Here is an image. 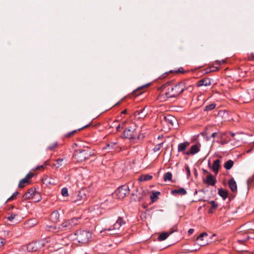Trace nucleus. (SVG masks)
<instances>
[{"instance_id": "nucleus-43", "label": "nucleus", "mask_w": 254, "mask_h": 254, "mask_svg": "<svg viewBox=\"0 0 254 254\" xmlns=\"http://www.w3.org/2000/svg\"><path fill=\"white\" fill-rule=\"evenodd\" d=\"M163 143H159L158 144L156 145L153 148V151L156 152L159 151L161 147H162Z\"/></svg>"}, {"instance_id": "nucleus-22", "label": "nucleus", "mask_w": 254, "mask_h": 254, "mask_svg": "<svg viewBox=\"0 0 254 254\" xmlns=\"http://www.w3.org/2000/svg\"><path fill=\"white\" fill-rule=\"evenodd\" d=\"M60 213L57 210L53 211L50 216L51 220L54 222H57L60 220Z\"/></svg>"}, {"instance_id": "nucleus-39", "label": "nucleus", "mask_w": 254, "mask_h": 254, "mask_svg": "<svg viewBox=\"0 0 254 254\" xmlns=\"http://www.w3.org/2000/svg\"><path fill=\"white\" fill-rule=\"evenodd\" d=\"M170 72H174L175 73H186V71H185L184 69V68L183 67H180L178 70H171L170 71Z\"/></svg>"}, {"instance_id": "nucleus-34", "label": "nucleus", "mask_w": 254, "mask_h": 254, "mask_svg": "<svg viewBox=\"0 0 254 254\" xmlns=\"http://www.w3.org/2000/svg\"><path fill=\"white\" fill-rule=\"evenodd\" d=\"M164 181L167 182L168 181H171L172 179V174L171 172L166 173L163 176Z\"/></svg>"}, {"instance_id": "nucleus-41", "label": "nucleus", "mask_w": 254, "mask_h": 254, "mask_svg": "<svg viewBox=\"0 0 254 254\" xmlns=\"http://www.w3.org/2000/svg\"><path fill=\"white\" fill-rule=\"evenodd\" d=\"M61 193L62 195L64 197L67 196L68 195L67 189L66 188H63L61 190Z\"/></svg>"}, {"instance_id": "nucleus-51", "label": "nucleus", "mask_w": 254, "mask_h": 254, "mask_svg": "<svg viewBox=\"0 0 254 254\" xmlns=\"http://www.w3.org/2000/svg\"><path fill=\"white\" fill-rule=\"evenodd\" d=\"M157 197L156 194L155 193H153L150 196V199L152 201H154V199Z\"/></svg>"}, {"instance_id": "nucleus-59", "label": "nucleus", "mask_w": 254, "mask_h": 254, "mask_svg": "<svg viewBox=\"0 0 254 254\" xmlns=\"http://www.w3.org/2000/svg\"><path fill=\"white\" fill-rule=\"evenodd\" d=\"M118 120H117V121H118L119 120H120V117H118Z\"/></svg>"}, {"instance_id": "nucleus-10", "label": "nucleus", "mask_w": 254, "mask_h": 254, "mask_svg": "<svg viewBox=\"0 0 254 254\" xmlns=\"http://www.w3.org/2000/svg\"><path fill=\"white\" fill-rule=\"evenodd\" d=\"M208 235L206 233H201L196 239L197 244L200 246H204L208 244L207 240Z\"/></svg>"}, {"instance_id": "nucleus-2", "label": "nucleus", "mask_w": 254, "mask_h": 254, "mask_svg": "<svg viewBox=\"0 0 254 254\" xmlns=\"http://www.w3.org/2000/svg\"><path fill=\"white\" fill-rule=\"evenodd\" d=\"M126 222L121 217H119L116 222L110 228H106L100 230V233L101 236L118 234L123 229Z\"/></svg>"}, {"instance_id": "nucleus-18", "label": "nucleus", "mask_w": 254, "mask_h": 254, "mask_svg": "<svg viewBox=\"0 0 254 254\" xmlns=\"http://www.w3.org/2000/svg\"><path fill=\"white\" fill-rule=\"evenodd\" d=\"M216 180L211 174H209L206 178L204 181L205 183L208 185L214 186Z\"/></svg>"}, {"instance_id": "nucleus-17", "label": "nucleus", "mask_w": 254, "mask_h": 254, "mask_svg": "<svg viewBox=\"0 0 254 254\" xmlns=\"http://www.w3.org/2000/svg\"><path fill=\"white\" fill-rule=\"evenodd\" d=\"M46 229L49 232L55 233L62 231L61 225L58 227L55 225H47L46 226Z\"/></svg>"}, {"instance_id": "nucleus-57", "label": "nucleus", "mask_w": 254, "mask_h": 254, "mask_svg": "<svg viewBox=\"0 0 254 254\" xmlns=\"http://www.w3.org/2000/svg\"><path fill=\"white\" fill-rule=\"evenodd\" d=\"M215 133H212V136H213V137H215Z\"/></svg>"}, {"instance_id": "nucleus-5", "label": "nucleus", "mask_w": 254, "mask_h": 254, "mask_svg": "<svg viewBox=\"0 0 254 254\" xmlns=\"http://www.w3.org/2000/svg\"><path fill=\"white\" fill-rule=\"evenodd\" d=\"M74 156L77 161L82 162L88 159L90 156V154L88 149L86 148L76 150L74 153Z\"/></svg>"}, {"instance_id": "nucleus-54", "label": "nucleus", "mask_w": 254, "mask_h": 254, "mask_svg": "<svg viewBox=\"0 0 254 254\" xmlns=\"http://www.w3.org/2000/svg\"><path fill=\"white\" fill-rule=\"evenodd\" d=\"M127 112V110L126 109L123 110L121 113V114L122 115V114H126Z\"/></svg>"}, {"instance_id": "nucleus-1", "label": "nucleus", "mask_w": 254, "mask_h": 254, "mask_svg": "<svg viewBox=\"0 0 254 254\" xmlns=\"http://www.w3.org/2000/svg\"><path fill=\"white\" fill-rule=\"evenodd\" d=\"M165 89V95L166 98L176 97L180 95L185 89V84L183 82H180L175 85H163Z\"/></svg>"}, {"instance_id": "nucleus-32", "label": "nucleus", "mask_w": 254, "mask_h": 254, "mask_svg": "<svg viewBox=\"0 0 254 254\" xmlns=\"http://www.w3.org/2000/svg\"><path fill=\"white\" fill-rule=\"evenodd\" d=\"M216 106V104L215 103L210 104L209 105L205 106V107L204 109V111L208 112V111L213 110V109H214L215 108Z\"/></svg>"}, {"instance_id": "nucleus-23", "label": "nucleus", "mask_w": 254, "mask_h": 254, "mask_svg": "<svg viewBox=\"0 0 254 254\" xmlns=\"http://www.w3.org/2000/svg\"><path fill=\"white\" fill-rule=\"evenodd\" d=\"M171 193L174 195L178 194L181 195H184L187 194V191L185 189L182 188L172 190Z\"/></svg>"}, {"instance_id": "nucleus-9", "label": "nucleus", "mask_w": 254, "mask_h": 254, "mask_svg": "<svg viewBox=\"0 0 254 254\" xmlns=\"http://www.w3.org/2000/svg\"><path fill=\"white\" fill-rule=\"evenodd\" d=\"M164 122L168 127L178 125L177 119L173 116L168 115L164 117Z\"/></svg>"}, {"instance_id": "nucleus-27", "label": "nucleus", "mask_w": 254, "mask_h": 254, "mask_svg": "<svg viewBox=\"0 0 254 254\" xmlns=\"http://www.w3.org/2000/svg\"><path fill=\"white\" fill-rule=\"evenodd\" d=\"M218 194L222 197L224 200L226 199L228 195L227 190H223L222 189L218 190Z\"/></svg>"}, {"instance_id": "nucleus-20", "label": "nucleus", "mask_w": 254, "mask_h": 254, "mask_svg": "<svg viewBox=\"0 0 254 254\" xmlns=\"http://www.w3.org/2000/svg\"><path fill=\"white\" fill-rule=\"evenodd\" d=\"M189 145L190 143L188 141L180 143L178 146V151L179 152H182L183 153L186 152L185 151Z\"/></svg>"}, {"instance_id": "nucleus-46", "label": "nucleus", "mask_w": 254, "mask_h": 254, "mask_svg": "<svg viewBox=\"0 0 254 254\" xmlns=\"http://www.w3.org/2000/svg\"><path fill=\"white\" fill-rule=\"evenodd\" d=\"M111 145L112 147H113V146H114L115 149V151L119 152V151H120L121 150V148L120 147H118V146L116 148V146H117L116 143H112Z\"/></svg>"}, {"instance_id": "nucleus-16", "label": "nucleus", "mask_w": 254, "mask_h": 254, "mask_svg": "<svg viewBox=\"0 0 254 254\" xmlns=\"http://www.w3.org/2000/svg\"><path fill=\"white\" fill-rule=\"evenodd\" d=\"M148 85V84H146L138 87L137 89L132 91L131 93L132 95L135 96H138L142 94L144 92L145 88H146Z\"/></svg>"}, {"instance_id": "nucleus-25", "label": "nucleus", "mask_w": 254, "mask_h": 254, "mask_svg": "<svg viewBox=\"0 0 254 254\" xmlns=\"http://www.w3.org/2000/svg\"><path fill=\"white\" fill-rule=\"evenodd\" d=\"M43 183L44 184L47 185H55L56 183L53 181V179L51 178H49L48 176L44 177L43 178Z\"/></svg>"}, {"instance_id": "nucleus-29", "label": "nucleus", "mask_w": 254, "mask_h": 254, "mask_svg": "<svg viewBox=\"0 0 254 254\" xmlns=\"http://www.w3.org/2000/svg\"><path fill=\"white\" fill-rule=\"evenodd\" d=\"M173 233V232H164L162 234H161L159 237H158V240L159 241H164L165 240V239H166L168 237L171 235L172 233Z\"/></svg>"}, {"instance_id": "nucleus-52", "label": "nucleus", "mask_w": 254, "mask_h": 254, "mask_svg": "<svg viewBox=\"0 0 254 254\" xmlns=\"http://www.w3.org/2000/svg\"><path fill=\"white\" fill-rule=\"evenodd\" d=\"M186 170L188 174L189 175L190 174V170L189 167L187 166L185 167Z\"/></svg>"}, {"instance_id": "nucleus-28", "label": "nucleus", "mask_w": 254, "mask_h": 254, "mask_svg": "<svg viewBox=\"0 0 254 254\" xmlns=\"http://www.w3.org/2000/svg\"><path fill=\"white\" fill-rule=\"evenodd\" d=\"M38 223V221L35 218L29 219L26 222V225L29 227H32L35 226Z\"/></svg>"}, {"instance_id": "nucleus-7", "label": "nucleus", "mask_w": 254, "mask_h": 254, "mask_svg": "<svg viewBox=\"0 0 254 254\" xmlns=\"http://www.w3.org/2000/svg\"><path fill=\"white\" fill-rule=\"evenodd\" d=\"M129 189L127 186L124 185L119 187L115 191L116 195L119 199L124 198L129 194Z\"/></svg>"}, {"instance_id": "nucleus-45", "label": "nucleus", "mask_w": 254, "mask_h": 254, "mask_svg": "<svg viewBox=\"0 0 254 254\" xmlns=\"http://www.w3.org/2000/svg\"><path fill=\"white\" fill-rule=\"evenodd\" d=\"M226 60H217L215 62V64H216V65H220L222 64H224L225 63H226Z\"/></svg>"}, {"instance_id": "nucleus-26", "label": "nucleus", "mask_w": 254, "mask_h": 254, "mask_svg": "<svg viewBox=\"0 0 254 254\" xmlns=\"http://www.w3.org/2000/svg\"><path fill=\"white\" fill-rule=\"evenodd\" d=\"M211 204V207L209 209V213H213L218 207V204L215 201H210L208 202Z\"/></svg>"}, {"instance_id": "nucleus-14", "label": "nucleus", "mask_w": 254, "mask_h": 254, "mask_svg": "<svg viewBox=\"0 0 254 254\" xmlns=\"http://www.w3.org/2000/svg\"><path fill=\"white\" fill-rule=\"evenodd\" d=\"M40 248V244L37 242H33L27 245V249L28 252H35L38 250Z\"/></svg>"}, {"instance_id": "nucleus-8", "label": "nucleus", "mask_w": 254, "mask_h": 254, "mask_svg": "<svg viewBox=\"0 0 254 254\" xmlns=\"http://www.w3.org/2000/svg\"><path fill=\"white\" fill-rule=\"evenodd\" d=\"M34 174L33 173L29 172L27 174L24 178L21 180L18 184L19 188H23L30 183L31 179L33 177Z\"/></svg>"}, {"instance_id": "nucleus-58", "label": "nucleus", "mask_w": 254, "mask_h": 254, "mask_svg": "<svg viewBox=\"0 0 254 254\" xmlns=\"http://www.w3.org/2000/svg\"><path fill=\"white\" fill-rule=\"evenodd\" d=\"M251 152V150H248V151H247V152H248V153H249V152Z\"/></svg>"}, {"instance_id": "nucleus-36", "label": "nucleus", "mask_w": 254, "mask_h": 254, "mask_svg": "<svg viewBox=\"0 0 254 254\" xmlns=\"http://www.w3.org/2000/svg\"><path fill=\"white\" fill-rule=\"evenodd\" d=\"M218 70H219V68L218 67H214V66L210 67L206 69V71L205 73L216 71H218Z\"/></svg>"}, {"instance_id": "nucleus-49", "label": "nucleus", "mask_w": 254, "mask_h": 254, "mask_svg": "<svg viewBox=\"0 0 254 254\" xmlns=\"http://www.w3.org/2000/svg\"><path fill=\"white\" fill-rule=\"evenodd\" d=\"M16 216V215L14 214H11L9 216H8L7 217V219L8 220H9V221H11L12 220H13L14 218Z\"/></svg>"}, {"instance_id": "nucleus-30", "label": "nucleus", "mask_w": 254, "mask_h": 254, "mask_svg": "<svg viewBox=\"0 0 254 254\" xmlns=\"http://www.w3.org/2000/svg\"><path fill=\"white\" fill-rule=\"evenodd\" d=\"M83 128H78V129L73 130H72V131H71L66 133V134H65V136L66 137H68V138L71 137L72 136L74 135L78 131H79L81 130H82Z\"/></svg>"}, {"instance_id": "nucleus-42", "label": "nucleus", "mask_w": 254, "mask_h": 254, "mask_svg": "<svg viewBox=\"0 0 254 254\" xmlns=\"http://www.w3.org/2000/svg\"><path fill=\"white\" fill-rule=\"evenodd\" d=\"M48 165V161H46L45 162V164L44 165H40V166H37L35 169L34 170L36 171V170H44L46 166Z\"/></svg>"}, {"instance_id": "nucleus-21", "label": "nucleus", "mask_w": 254, "mask_h": 254, "mask_svg": "<svg viewBox=\"0 0 254 254\" xmlns=\"http://www.w3.org/2000/svg\"><path fill=\"white\" fill-rule=\"evenodd\" d=\"M220 167V160L219 159H217L214 161L212 167V169L216 174H218Z\"/></svg>"}, {"instance_id": "nucleus-3", "label": "nucleus", "mask_w": 254, "mask_h": 254, "mask_svg": "<svg viewBox=\"0 0 254 254\" xmlns=\"http://www.w3.org/2000/svg\"><path fill=\"white\" fill-rule=\"evenodd\" d=\"M76 239L79 243L86 244L91 239V233L87 230H78L75 233Z\"/></svg>"}, {"instance_id": "nucleus-13", "label": "nucleus", "mask_w": 254, "mask_h": 254, "mask_svg": "<svg viewBox=\"0 0 254 254\" xmlns=\"http://www.w3.org/2000/svg\"><path fill=\"white\" fill-rule=\"evenodd\" d=\"M199 150H200L199 147L197 145L195 144V145H192L190 147V151H186V152H184L183 154L186 155L188 156H189L190 155H194V154L197 153V152H198L199 151Z\"/></svg>"}, {"instance_id": "nucleus-47", "label": "nucleus", "mask_w": 254, "mask_h": 254, "mask_svg": "<svg viewBox=\"0 0 254 254\" xmlns=\"http://www.w3.org/2000/svg\"><path fill=\"white\" fill-rule=\"evenodd\" d=\"M5 243V241L4 239L0 237V248L3 247Z\"/></svg>"}, {"instance_id": "nucleus-19", "label": "nucleus", "mask_w": 254, "mask_h": 254, "mask_svg": "<svg viewBox=\"0 0 254 254\" xmlns=\"http://www.w3.org/2000/svg\"><path fill=\"white\" fill-rule=\"evenodd\" d=\"M228 185L231 190L235 192L237 190V186L236 181L233 178L231 179L228 182Z\"/></svg>"}, {"instance_id": "nucleus-24", "label": "nucleus", "mask_w": 254, "mask_h": 254, "mask_svg": "<svg viewBox=\"0 0 254 254\" xmlns=\"http://www.w3.org/2000/svg\"><path fill=\"white\" fill-rule=\"evenodd\" d=\"M152 178L153 177L152 175L149 174H143L139 177L138 180L139 182H145L151 180Z\"/></svg>"}, {"instance_id": "nucleus-48", "label": "nucleus", "mask_w": 254, "mask_h": 254, "mask_svg": "<svg viewBox=\"0 0 254 254\" xmlns=\"http://www.w3.org/2000/svg\"><path fill=\"white\" fill-rule=\"evenodd\" d=\"M185 90H188L189 92H191L193 90V86L192 85L189 86L186 88L185 87Z\"/></svg>"}, {"instance_id": "nucleus-50", "label": "nucleus", "mask_w": 254, "mask_h": 254, "mask_svg": "<svg viewBox=\"0 0 254 254\" xmlns=\"http://www.w3.org/2000/svg\"><path fill=\"white\" fill-rule=\"evenodd\" d=\"M18 194V192H15L13 195L8 199L9 200L13 199L14 197H15Z\"/></svg>"}, {"instance_id": "nucleus-6", "label": "nucleus", "mask_w": 254, "mask_h": 254, "mask_svg": "<svg viewBox=\"0 0 254 254\" xmlns=\"http://www.w3.org/2000/svg\"><path fill=\"white\" fill-rule=\"evenodd\" d=\"M124 136L125 138L131 139L139 138L138 131L135 128H126L124 131Z\"/></svg>"}, {"instance_id": "nucleus-55", "label": "nucleus", "mask_w": 254, "mask_h": 254, "mask_svg": "<svg viewBox=\"0 0 254 254\" xmlns=\"http://www.w3.org/2000/svg\"><path fill=\"white\" fill-rule=\"evenodd\" d=\"M230 134H231V135H232V136H234V133H233V132H230Z\"/></svg>"}, {"instance_id": "nucleus-56", "label": "nucleus", "mask_w": 254, "mask_h": 254, "mask_svg": "<svg viewBox=\"0 0 254 254\" xmlns=\"http://www.w3.org/2000/svg\"><path fill=\"white\" fill-rule=\"evenodd\" d=\"M56 244H60V245H63V244H62L61 242H57Z\"/></svg>"}, {"instance_id": "nucleus-37", "label": "nucleus", "mask_w": 254, "mask_h": 254, "mask_svg": "<svg viewBox=\"0 0 254 254\" xmlns=\"http://www.w3.org/2000/svg\"><path fill=\"white\" fill-rule=\"evenodd\" d=\"M129 121H127V120H123L116 127H121V126H122V127H123L124 126L129 125Z\"/></svg>"}, {"instance_id": "nucleus-44", "label": "nucleus", "mask_w": 254, "mask_h": 254, "mask_svg": "<svg viewBox=\"0 0 254 254\" xmlns=\"http://www.w3.org/2000/svg\"><path fill=\"white\" fill-rule=\"evenodd\" d=\"M248 60L249 61H254V53H251L248 54Z\"/></svg>"}, {"instance_id": "nucleus-4", "label": "nucleus", "mask_w": 254, "mask_h": 254, "mask_svg": "<svg viewBox=\"0 0 254 254\" xmlns=\"http://www.w3.org/2000/svg\"><path fill=\"white\" fill-rule=\"evenodd\" d=\"M79 218H73L63 221L61 225L62 231L70 230L79 223Z\"/></svg>"}, {"instance_id": "nucleus-35", "label": "nucleus", "mask_w": 254, "mask_h": 254, "mask_svg": "<svg viewBox=\"0 0 254 254\" xmlns=\"http://www.w3.org/2000/svg\"><path fill=\"white\" fill-rule=\"evenodd\" d=\"M228 115V113L226 110H221L218 113V116L222 118H226Z\"/></svg>"}, {"instance_id": "nucleus-31", "label": "nucleus", "mask_w": 254, "mask_h": 254, "mask_svg": "<svg viewBox=\"0 0 254 254\" xmlns=\"http://www.w3.org/2000/svg\"><path fill=\"white\" fill-rule=\"evenodd\" d=\"M63 161L64 159H58L56 160V163L53 164L52 166L56 169H58L63 165Z\"/></svg>"}, {"instance_id": "nucleus-38", "label": "nucleus", "mask_w": 254, "mask_h": 254, "mask_svg": "<svg viewBox=\"0 0 254 254\" xmlns=\"http://www.w3.org/2000/svg\"><path fill=\"white\" fill-rule=\"evenodd\" d=\"M98 125H100V123H99L98 124H96L95 123V122H93L92 121L90 123L84 125L83 127H96V126H97Z\"/></svg>"}, {"instance_id": "nucleus-40", "label": "nucleus", "mask_w": 254, "mask_h": 254, "mask_svg": "<svg viewBox=\"0 0 254 254\" xmlns=\"http://www.w3.org/2000/svg\"><path fill=\"white\" fill-rule=\"evenodd\" d=\"M57 146H58L57 142H55L53 143H52V144H51L50 145H49L47 149L50 150H53L57 147Z\"/></svg>"}, {"instance_id": "nucleus-53", "label": "nucleus", "mask_w": 254, "mask_h": 254, "mask_svg": "<svg viewBox=\"0 0 254 254\" xmlns=\"http://www.w3.org/2000/svg\"><path fill=\"white\" fill-rule=\"evenodd\" d=\"M194 231V230L193 229H190L188 231V234L189 235H191Z\"/></svg>"}, {"instance_id": "nucleus-11", "label": "nucleus", "mask_w": 254, "mask_h": 254, "mask_svg": "<svg viewBox=\"0 0 254 254\" xmlns=\"http://www.w3.org/2000/svg\"><path fill=\"white\" fill-rule=\"evenodd\" d=\"M36 192L35 190L29 189L23 196V200H26L31 199L36 195Z\"/></svg>"}, {"instance_id": "nucleus-33", "label": "nucleus", "mask_w": 254, "mask_h": 254, "mask_svg": "<svg viewBox=\"0 0 254 254\" xmlns=\"http://www.w3.org/2000/svg\"><path fill=\"white\" fill-rule=\"evenodd\" d=\"M234 162L231 160H229L225 163L224 167L226 170H230L233 166Z\"/></svg>"}, {"instance_id": "nucleus-12", "label": "nucleus", "mask_w": 254, "mask_h": 254, "mask_svg": "<svg viewBox=\"0 0 254 254\" xmlns=\"http://www.w3.org/2000/svg\"><path fill=\"white\" fill-rule=\"evenodd\" d=\"M133 116L136 120H140L145 118L146 113L144 110H137L134 113Z\"/></svg>"}, {"instance_id": "nucleus-15", "label": "nucleus", "mask_w": 254, "mask_h": 254, "mask_svg": "<svg viewBox=\"0 0 254 254\" xmlns=\"http://www.w3.org/2000/svg\"><path fill=\"white\" fill-rule=\"evenodd\" d=\"M211 84V80L209 78H204L198 80L197 82L196 86L200 87L202 86H209Z\"/></svg>"}]
</instances>
